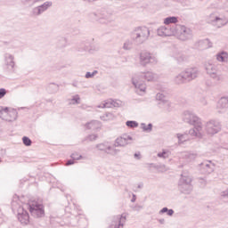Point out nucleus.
I'll use <instances>...</instances> for the list:
<instances>
[{"instance_id":"obj_1","label":"nucleus","mask_w":228,"mask_h":228,"mask_svg":"<svg viewBox=\"0 0 228 228\" xmlns=\"http://www.w3.org/2000/svg\"><path fill=\"white\" fill-rule=\"evenodd\" d=\"M159 79V76L152 71H146V72H141L136 73L132 77V83L134 86L136 88V94H139V95H143L145 94V90H147V85H145V82H152V81H158Z\"/></svg>"},{"instance_id":"obj_2","label":"nucleus","mask_w":228,"mask_h":228,"mask_svg":"<svg viewBox=\"0 0 228 228\" xmlns=\"http://www.w3.org/2000/svg\"><path fill=\"white\" fill-rule=\"evenodd\" d=\"M197 77H199V69L189 68L175 76L173 83H175V85H186V83H190L193 81V79H197Z\"/></svg>"},{"instance_id":"obj_3","label":"nucleus","mask_w":228,"mask_h":228,"mask_svg":"<svg viewBox=\"0 0 228 228\" xmlns=\"http://www.w3.org/2000/svg\"><path fill=\"white\" fill-rule=\"evenodd\" d=\"M149 37H151V30L147 27H138L131 33V38L136 45H142L147 42Z\"/></svg>"},{"instance_id":"obj_4","label":"nucleus","mask_w":228,"mask_h":228,"mask_svg":"<svg viewBox=\"0 0 228 228\" xmlns=\"http://www.w3.org/2000/svg\"><path fill=\"white\" fill-rule=\"evenodd\" d=\"M183 120L186 124H190L191 126H194L195 129L200 131H202V121L200 118L195 115V113L186 110L183 114Z\"/></svg>"},{"instance_id":"obj_5","label":"nucleus","mask_w":228,"mask_h":228,"mask_svg":"<svg viewBox=\"0 0 228 228\" xmlns=\"http://www.w3.org/2000/svg\"><path fill=\"white\" fill-rule=\"evenodd\" d=\"M139 63L142 67H147L148 65H157L158 58L156 55L150 52H142L139 56Z\"/></svg>"},{"instance_id":"obj_6","label":"nucleus","mask_w":228,"mask_h":228,"mask_svg":"<svg viewBox=\"0 0 228 228\" xmlns=\"http://www.w3.org/2000/svg\"><path fill=\"white\" fill-rule=\"evenodd\" d=\"M175 35L178 37L179 40L183 41L190 40L193 37L191 29L183 25H175Z\"/></svg>"},{"instance_id":"obj_7","label":"nucleus","mask_w":228,"mask_h":228,"mask_svg":"<svg viewBox=\"0 0 228 228\" xmlns=\"http://www.w3.org/2000/svg\"><path fill=\"white\" fill-rule=\"evenodd\" d=\"M19 113L17 110H9L7 107L0 106V118L5 120V122H13L17 120Z\"/></svg>"},{"instance_id":"obj_8","label":"nucleus","mask_w":228,"mask_h":228,"mask_svg":"<svg viewBox=\"0 0 228 228\" xmlns=\"http://www.w3.org/2000/svg\"><path fill=\"white\" fill-rule=\"evenodd\" d=\"M178 188L182 193L190 194L193 190V185H191V177L183 176L179 180Z\"/></svg>"},{"instance_id":"obj_9","label":"nucleus","mask_w":228,"mask_h":228,"mask_svg":"<svg viewBox=\"0 0 228 228\" xmlns=\"http://www.w3.org/2000/svg\"><path fill=\"white\" fill-rule=\"evenodd\" d=\"M206 133L213 136V134H216L222 131V125L220 121L212 119L206 123L205 125Z\"/></svg>"},{"instance_id":"obj_10","label":"nucleus","mask_w":228,"mask_h":228,"mask_svg":"<svg viewBox=\"0 0 228 228\" xmlns=\"http://www.w3.org/2000/svg\"><path fill=\"white\" fill-rule=\"evenodd\" d=\"M96 149L102 152H105V154H110V156H117L120 152V150L111 147L108 142L96 144Z\"/></svg>"},{"instance_id":"obj_11","label":"nucleus","mask_w":228,"mask_h":228,"mask_svg":"<svg viewBox=\"0 0 228 228\" xmlns=\"http://www.w3.org/2000/svg\"><path fill=\"white\" fill-rule=\"evenodd\" d=\"M133 137L127 134H124L115 140L114 147H126L133 143Z\"/></svg>"},{"instance_id":"obj_12","label":"nucleus","mask_w":228,"mask_h":228,"mask_svg":"<svg viewBox=\"0 0 228 228\" xmlns=\"http://www.w3.org/2000/svg\"><path fill=\"white\" fill-rule=\"evenodd\" d=\"M206 70L207 74H208L212 79H215V81H222V76L218 72L216 65L208 63L206 65Z\"/></svg>"},{"instance_id":"obj_13","label":"nucleus","mask_w":228,"mask_h":228,"mask_svg":"<svg viewBox=\"0 0 228 228\" xmlns=\"http://www.w3.org/2000/svg\"><path fill=\"white\" fill-rule=\"evenodd\" d=\"M29 211L32 216L34 218H42L45 215V212L44 210V205L36 204V205H29Z\"/></svg>"},{"instance_id":"obj_14","label":"nucleus","mask_w":228,"mask_h":228,"mask_svg":"<svg viewBox=\"0 0 228 228\" xmlns=\"http://www.w3.org/2000/svg\"><path fill=\"white\" fill-rule=\"evenodd\" d=\"M53 6V2L51 1H46L43 4L38 5L37 7H34L32 9V15L35 17H39V15H42L45 12H47L49 8Z\"/></svg>"},{"instance_id":"obj_15","label":"nucleus","mask_w":228,"mask_h":228,"mask_svg":"<svg viewBox=\"0 0 228 228\" xmlns=\"http://www.w3.org/2000/svg\"><path fill=\"white\" fill-rule=\"evenodd\" d=\"M4 58V65L6 67V69H9V70H13L15 69V55L6 52L3 55Z\"/></svg>"},{"instance_id":"obj_16","label":"nucleus","mask_w":228,"mask_h":228,"mask_svg":"<svg viewBox=\"0 0 228 228\" xmlns=\"http://www.w3.org/2000/svg\"><path fill=\"white\" fill-rule=\"evenodd\" d=\"M18 220L21 225H28L29 224V214L22 207L18 208Z\"/></svg>"},{"instance_id":"obj_17","label":"nucleus","mask_w":228,"mask_h":228,"mask_svg":"<svg viewBox=\"0 0 228 228\" xmlns=\"http://www.w3.org/2000/svg\"><path fill=\"white\" fill-rule=\"evenodd\" d=\"M175 28H170L166 26H161L157 29V35L159 37H172V35H175Z\"/></svg>"},{"instance_id":"obj_18","label":"nucleus","mask_w":228,"mask_h":228,"mask_svg":"<svg viewBox=\"0 0 228 228\" xmlns=\"http://www.w3.org/2000/svg\"><path fill=\"white\" fill-rule=\"evenodd\" d=\"M124 224H126V216H116L113 217L110 228H124Z\"/></svg>"},{"instance_id":"obj_19","label":"nucleus","mask_w":228,"mask_h":228,"mask_svg":"<svg viewBox=\"0 0 228 228\" xmlns=\"http://www.w3.org/2000/svg\"><path fill=\"white\" fill-rule=\"evenodd\" d=\"M228 108V97H222L216 105L217 113H224Z\"/></svg>"},{"instance_id":"obj_20","label":"nucleus","mask_w":228,"mask_h":228,"mask_svg":"<svg viewBox=\"0 0 228 228\" xmlns=\"http://www.w3.org/2000/svg\"><path fill=\"white\" fill-rule=\"evenodd\" d=\"M200 168L202 174H211L213 172V166L211 165V161L201 163Z\"/></svg>"},{"instance_id":"obj_21","label":"nucleus","mask_w":228,"mask_h":228,"mask_svg":"<svg viewBox=\"0 0 228 228\" xmlns=\"http://www.w3.org/2000/svg\"><path fill=\"white\" fill-rule=\"evenodd\" d=\"M86 127H87V129H92L93 131H95L101 128V122H99L98 120H93L87 123L86 125Z\"/></svg>"},{"instance_id":"obj_22","label":"nucleus","mask_w":228,"mask_h":228,"mask_svg":"<svg viewBox=\"0 0 228 228\" xmlns=\"http://www.w3.org/2000/svg\"><path fill=\"white\" fill-rule=\"evenodd\" d=\"M216 60L217 61H221L222 63H227L228 62L227 52H220L219 53H217Z\"/></svg>"},{"instance_id":"obj_23","label":"nucleus","mask_w":228,"mask_h":228,"mask_svg":"<svg viewBox=\"0 0 228 228\" xmlns=\"http://www.w3.org/2000/svg\"><path fill=\"white\" fill-rule=\"evenodd\" d=\"M159 106L164 110V111H167L168 113L169 111H172V103L168 100L163 102H159Z\"/></svg>"},{"instance_id":"obj_24","label":"nucleus","mask_w":228,"mask_h":228,"mask_svg":"<svg viewBox=\"0 0 228 228\" xmlns=\"http://www.w3.org/2000/svg\"><path fill=\"white\" fill-rule=\"evenodd\" d=\"M215 20L216 21L214 23V26H216L217 28H223V26H225L228 22L225 18H220L218 16Z\"/></svg>"},{"instance_id":"obj_25","label":"nucleus","mask_w":228,"mask_h":228,"mask_svg":"<svg viewBox=\"0 0 228 228\" xmlns=\"http://www.w3.org/2000/svg\"><path fill=\"white\" fill-rule=\"evenodd\" d=\"M69 104H81V97H79V94L73 95L72 98L69 100Z\"/></svg>"},{"instance_id":"obj_26","label":"nucleus","mask_w":228,"mask_h":228,"mask_svg":"<svg viewBox=\"0 0 228 228\" xmlns=\"http://www.w3.org/2000/svg\"><path fill=\"white\" fill-rule=\"evenodd\" d=\"M60 90V86L55 83L49 84L48 86V92H51V94H56Z\"/></svg>"},{"instance_id":"obj_27","label":"nucleus","mask_w":228,"mask_h":228,"mask_svg":"<svg viewBox=\"0 0 228 228\" xmlns=\"http://www.w3.org/2000/svg\"><path fill=\"white\" fill-rule=\"evenodd\" d=\"M141 129H142V131L144 133H151L152 132V123H150L148 125H146L145 123H142Z\"/></svg>"},{"instance_id":"obj_28","label":"nucleus","mask_w":228,"mask_h":228,"mask_svg":"<svg viewBox=\"0 0 228 228\" xmlns=\"http://www.w3.org/2000/svg\"><path fill=\"white\" fill-rule=\"evenodd\" d=\"M176 137L178 138V143H184V142H188V134H176Z\"/></svg>"},{"instance_id":"obj_29","label":"nucleus","mask_w":228,"mask_h":228,"mask_svg":"<svg viewBox=\"0 0 228 228\" xmlns=\"http://www.w3.org/2000/svg\"><path fill=\"white\" fill-rule=\"evenodd\" d=\"M177 23V17L175 16H170L164 20V24L168 26V24H175Z\"/></svg>"},{"instance_id":"obj_30","label":"nucleus","mask_w":228,"mask_h":228,"mask_svg":"<svg viewBox=\"0 0 228 228\" xmlns=\"http://www.w3.org/2000/svg\"><path fill=\"white\" fill-rule=\"evenodd\" d=\"M97 108H113V100H107L103 103L98 105Z\"/></svg>"},{"instance_id":"obj_31","label":"nucleus","mask_w":228,"mask_h":228,"mask_svg":"<svg viewBox=\"0 0 228 228\" xmlns=\"http://www.w3.org/2000/svg\"><path fill=\"white\" fill-rule=\"evenodd\" d=\"M167 213V216H174V209L165 207L161 210H159V214L163 215Z\"/></svg>"},{"instance_id":"obj_32","label":"nucleus","mask_w":228,"mask_h":228,"mask_svg":"<svg viewBox=\"0 0 228 228\" xmlns=\"http://www.w3.org/2000/svg\"><path fill=\"white\" fill-rule=\"evenodd\" d=\"M133 40L127 39L123 45V49L125 51H131L133 49Z\"/></svg>"},{"instance_id":"obj_33","label":"nucleus","mask_w":228,"mask_h":228,"mask_svg":"<svg viewBox=\"0 0 228 228\" xmlns=\"http://www.w3.org/2000/svg\"><path fill=\"white\" fill-rule=\"evenodd\" d=\"M97 138V134H89L85 139H83L82 142H95Z\"/></svg>"},{"instance_id":"obj_34","label":"nucleus","mask_w":228,"mask_h":228,"mask_svg":"<svg viewBox=\"0 0 228 228\" xmlns=\"http://www.w3.org/2000/svg\"><path fill=\"white\" fill-rule=\"evenodd\" d=\"M175 60L178 63H183V61H186V55L183 53H179L175 56Z\"/></svg>"},{"instance_id":"obj_35","label":"nucleus","mask_w":228,"mask_h":228,"mask_svg":"<svg viewBox=\"0 0 228 228\" xmlns=\"http://www.w3.org/2000/svg\"><path fill=\"white\" fill-rule=\"evenodd\" d=\"M157 101L159 102H165L167 101V96L163 93H158L156 95Z\"/></svg>"},{"instance_id":"obj_36","label":"nucleus","mask_w":228,"mask_h":228,"mask_svg":"<svg viewBox=\"0 0 228 228\" xmlns=\"http://www.w3.org/2000/svg\"><path fill=\"white\" fill-rule=\"evenodd\" d=\"M44 0H25V4H28V6H35L37 3H42Z\"/></svg>"},{"instance_id":"obj_37","label":"nucleus","mask_w":228,"mask_h":228,"mask_svg":"<svg viewBox=\"0 0 228 228\" xmlns=\"http://www.w3.org/2000/svg\"><path fill=\"white\" fill-rule=\"evenodd\" d=\"M22 142H23L24 145H26V147H31V143H33L31 139H29V137H28V136H23Z\"/></svg>"},{"instance_id":"obj_38","label":"nucleus","mask_w":228,"mask_h":228,"mask_svg":"<svg viewBox=\"0 0 228 228\" xmlns=\"http://www.w3.org/2000/svg\"><path fill=\"white\" fill-rule=\"evenodd\" d=\"M200 132L201 131L199 132L197 129H195L194 126V128L189 130V134H191V136H200Z\"/></svg>"},{"instance_id":"obj_39","label":"nucleus","mask_w":228,"mask_h":228,"mask_svg":"<svg viewBox=\"0 0 228 228\" xmlns=\"http://www.w3.org/2000/svg\"><path fill=\"white\" fill-rule=\"evenodd\" d=\"M126 126H127V127H138V122H136V121H126Z\"/></svg>"},{"instance_id":"obj_40","label":"nucleus","mask_w":228,"mask_h":228,"mask_svg":"<svg viewBox=\"0 0 228 228\" xmlns=\"http://www.w3.org/2000/svg\"><path fill=\"white\" fill-rule=\"evenodd\" d=\"M158 158H162L163 159H167L168 158V151H162L158 153Z\"/></svg>"},{"instance_id":"obj_41","label":"nucleus","mask_w":228,"mask_h":228,"mask_svg":"<svg viewBox=\"0 0 228 228\" xmlns=\"http://www.w3.org/2000/svg\"><path fill=\"white\" fill-rule=\"evenodd\" d=\"M216 18H218V16H216L215 13H212L208 16V22H212L213 24H215V22L216 21Z\"/></svg>"},{"instance_id":"obj_42","label":"nucleus","mask_w":228,"mask_h":228,"mask_svg":"<svg viewBox=\"0 0 228 228\" xmlns=\"http://www.w3.org/2000/svg\"><path fill=\"white\" fill-rule=\"evenodd\" d=\"M95 74H97V70H94L93 72H86V78L90 79V78L94 77V76H95Z\"/></svg>"},{"instance_id":"obj_43","label":"nucleus","mask_w":228,"mask_h":228,"mask_svg":"<svg viewBox=\"0 0 228 228\" xmlns=\"http://www.w3.org/2000/svg\"><path fill=\"white\" fill-rule=\"evenodd\" d=\"M221 197H223L225 202H228V189L221 193Z\"/></svg>"},{"instance_id":"obj_44","label":"nucleus","mask_w":228,"mask_h":228,"mask_svg":"<svg viewBox=\"0 0 228 228\" xmlns=\"http://www.w3.org/2000/svg\"><path fill=\"white\" fill-rule=\"evenodd\" d=\"M71 158H72V159H77H77H81V158H83V156L77 154V152H75V153L71 154Z\"/></svg>"},{"instance_id":"obj_45","label":"nucleus","mask_w":228,"mask_h":228,"mask_svg":"<svg viewBox=\"0 0 228 228\" xmlns=\"http://www.w3.org/2000/svg\"><path fill=\"white\" fill-rule=\"evenodd\" d=\"M100 22H102L103 24H109V22H113V19H111V18H105L104 21H102V19H100Z\"/></svg>"},{"instance_id":"obj_46","label":"nucleus","mask_w":228,"mask_h":228,"mask_svg":"<svg viewBox=\"0 0 228 228\" xmlns=\"http://www.w3.org/2000/svg\"><path fill=\"white\" fill-rule=\"evenodd\" d=\"M6 95V89L1 88L0 89V99H3Z\"/></svg>"},{"instance_id":"obj_47","label":"nucleus","mask_w":228,"mask_h":228,"mask_svg":"<svg viewBox=\"0 0 228 228\" xmlns=\"http://www.w3.org/2000/svg\"><path fill=\"white\" fill-rule=\"evenodd\" d=\"M200 102L202 104V106H208V101H206V98L204 97L200 99Z\"/></svg>"},{"instance_id":"obj_48","label":"nucleus","mask_w":228,"mask_h":228,"mask_svg":"<svg viewBox=\"0 0 228 228\" xmlns=\"http://www.w3.org/2000/svg\"><path fill=\"white\" fill-rule=\"evenodd\" d=\"M134 158L135 159H142V155H141L140 151L134 153Z\"/></svg>"},{"instance_id":"obj_49","label":"nucleus","mask_w":228,"mask_h":228,"mask_svg":"<svg viewBox=\"0 0 228 228\" xmlns=\"http://www.w3.org/2000/svg\"><path fill=\"white\" fill-rule=\"evenodd\" d=\"M118 106H120V103L118 102L113 101L112 108H118Z\"/></svg>"},{"instance_id":"obj_50","label":"nucleus","mask_w":228,"mask_h":228,"mask_svg":"<svg viewBox=\"0 0 228 228\" xmlns=\"http://www.w3.org/2000/svg\"><path fill=\"white\" fill-rule=\"evenodd\" d=\"M111 115H112L111 113L105 114V116L102 117V120H108V118H106L111 117Z\"/></svg>"},{"instance_id":"obj_51","label":"nucleus","mask_w":228,"mask_h":228,"mask_svg":"<svg viewBox=\"0 0 228 228\" xmlns=\"http://www.w3.org/2000/svg\"><path fill=\"white\" fill-rule=\"evenodd\" d=\"M66 165L67 166L74 165V160H72V159L68 160Z\"/></svg>"},{"instance_id":"obj_52","label":"nucleus","mask_w":228,"mask_h":228,"mask_svg":"<svg viewBox=\"0 0 228 228\" xmlns=\"http://www.w3.org/2000/svg\"><path fill=\"white\" fill-rule=\"evenodd\" d=\"M131 202H136V195L133 194V198L131 200Z\"/></svg>"},{"instance_id":"obj_53","label":"nucleus","mask_w":228,"mask_h":228,"mask_svg":"<svg viewBox=\"0 0 228 228\" xmlns=\"http://www.w3.org/2000/svg\"><path fill=\"white\" fill-rule=\"evenodd\" d=\"M159 224H161V225L165 224V219H159Z\"/></svg>"},{"instance_id":"obj_54","label":"nucleus","mask_w":228,"mask_h":228,"mask_svg":"<svg viewBox=\"0 0 228 228\" xmlns=\"http://www.w3.org/2000/svg\"><path fill=\"white\" fill-rule=\"evenodd\" d=\"M83 1H85L86 3H94V2H95L97 0H83Z\"/></svg>"},{"instance_id":"obj_55","label":"nucleus","mask_w":228,"mask_h":228,"mask_svg":"<svg viewBox=\"0 0 228 228\" xmlns=\"http://www.w3.org/2000/svg\"><path fill=\"white\" fill-rule=\"evenodd\" d=\"M190 156H191V158H193V159H195L197 157V155H195V154H190Z\"/></svg>"},{"instance_id":"obj_56","label":"nucleus","mask_w":228,"mask_h":228,"mask_svg":"<svg viewBox=\"0 0 228 228\" xmlns=\"http://www.w3.org/2000/svg\"><path fill=\"white\" fill-rule=\"evenodd\" d=\"M225 8L228 11V2H226V4H225Z\"/></svg>"},{"instance_id":"obj_57","label":"nucleus","mask_w":228,"mask_h":228,"mask_svg":"<svg viewBox=\"0 0 228 228\" xmlns=\"http://www.w3.org/2000/svg\"><path fill=\"white\" fill-rule=\"evenodd\" d=\"M138 188H143V185H138Z\"/></svg>"},{"instance_id":"obj_58","label":"nucleus","mask_w":228,"mask_h":228,"mask_svg":"<svg viewBox=\"0 0 228 228\" xmlns=\"http://www.w3.org/2000/svg\"><path fill=\"white\" fill-rule=\"evenodd\" d=\"M73 86H76V84L75 85L73 84Z\"/></svg>"},{"instance_id":"obj_59","label":"nucleus","mask_w":228,"mask_h":228,"mask_svg":"<svg viewBox=\"0 0 228 228\" xmlns=\"http://www.w3.org/2000/svg\"><path fill=\"white\" fill-rule=\"evenodd\" d=\"M73 86H76V84L75 85L73 84Z\"/></svg>"}]
</instances>
